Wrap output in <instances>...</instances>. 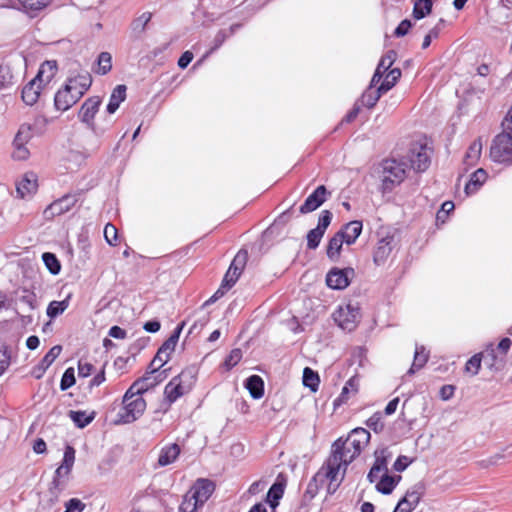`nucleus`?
<instances>
[{"instance_id":"obj_34","label":"nucleus","mask_w":512,"mask_h":512,"mask_svg":"<svg viewBox=\"0 0 512 512\" xmlns=\"http://www.w3.org/2000/svg\"><path fill=\"white\" fill-rule=\"evenodd\" d=\"M69 417L78 428H84L93 421L94 414L88 415L85 411L70 410Z\"/></svg>"},{"instance_id":"obj_50","label":"nucleus","mask_w":512,"mask_h":512,"mask_svg":"<svg viewBox=\"0 0 512 512\" xmlns=\"http://www.w3.org/2000/svg\"><path fill=\"white\" fill-rule=\"evenodd\" d=\"M323 235L324 232L320 229L314 228L310 230L307 234V247L309 249H316L319 246Z\"/></svg>"},{"instance_id":"obj_46","label":"nucleus","mask_w":512,"mask_h":512,"mask_svg":"<svg viewBox=\"0 0 512 512\" xmlns=\"http://www.w3.org/2000/svg\"><path fill=\"white\" fill-rule=\"evenodd\" d=\"M112 68V57L108 52H102L98 56V69L97 73L101 75H105Z\"/></svg>"},{"instance_id":"obj_60","label":"nucleus","mask_w":512,"mask_h":512,"mask_svg":"<svg viewBox=\"0 0 512 512\" xmlns=\"http://www.w3.org/2000/svg\"><path fill=\"white\" fill-rule=\"evenodd\" d=\"M242 358V352L240 349H233L225 360V366L231 369L239 363Z\"/></svg>"},{"instance_id":"obj_31","label":"nucleus","mask_w":512,"mask_h":512,"mask_svg":"<svg viewBox=\"0 0 512 512\" xmlns=\"http://www.w3.org/2000/svg\"><path fill=\"white\" fill-rule=\"evenodd\" d=\"M485 364L489 369L499 371L504 368L505 359L503 357H497L493 344H490L486 350V354L483 356Z\"/></svg>"},{"instance_id":"obj_16","label":"nucleus","mask_w":512,"mask_h":512,"mask_svg":"<svg viewBox=\"0 0 512 512\" xmlns=\"http://www.w3.org/2000/svg\"><path fill=\"white\" fill-rule=\"evenodd\" d=\"M77 197L75 195L67 194L60 199L51 203L45 210L46 217L60 216L70 211L76 204Z\"/></svg>"},{"instance_id":"obj_13","label":"nucleus","mask_w":512,"mask_h":512,"mask_svg":"<svg viewBox=\"0 0 512 512\" xmlns=\"http://www.w3.org/2000/svg\"><path fill=\"white\" fill-rule=\"evenodd\" d=\"M396 246V241L393 235H385L381 237L374 248L373 262L377 266L384 265L390 257L393 249Z\"/></svg>"},{"instance_id":"obj_8","label":"nucleus","mask_w":512,"mask_h":512,"mask_svg":"<svg viewBox=\"0 0 512 512\" xmlns=\"http://www.w3.org/2000/svg\"><path fill=\"white\" fill-rule=\"evenodd\" d=\"M185 325V322H182L177 326L173 334L161 345L158 349L155 357L151 361L149 368H153L156 370H160L161 367L164 366L170 359L171 354L174 352L176 344L179 340L180 333Z\"/></svg>"},{"instance_id":"obj_55","label":"nucleus","mask_w":512,"mask_h":512,"mask_svg":"<svg viewBox=\"0 0 512 512\" xmlns=\"http://www.w3.org/2000/svg\"><path fill=\"white\" fill-rule=\"evenodd\" d=\"M388 475V468H379V466H372L367 479L370 483L378 482L380 479Z\"/></svg>"},{"instance_id":"obj_47","label":"nucleus","mask_w":512,"mask_h":512,"mask_svg":"<svg viewBox=\"0 0 512 512\" xmlns=\"http://www.w3.org/2000/svg\"><path fill=\"white\" fill-rule=\"evenodd\" d=\"M52 0H18L27 11H39L47 7Z\"/></svg>"},{"instance_id":"obj_64","label":"nucleus","mask_w":512,"mask_h":512,"mask_svg":"<svg viewBox=\"0 0 512 512\" xmlns=\"http://www.w3.org/2000/svg\"><path fill=\"white\" fill-rule=\"evenodd\" d=\"M15 150L13 152V157L18 160H25L29 156V151L25 145H14Z\"/></svg>"},{"instance_id":"obj_56","label":"nucleus","mask_w":512,"mask_h":512,"mask_svg":"<svg viewBox=\"0 0 512 512\" xmlns=\"http://www.w3.org/2000/svg\"><path fill=\"white\" fill-rule=\"evenodd\" d=\"M86 505L78 498H71L65 503L64 512H83Z\"/></svg>"},{"instance_id":"obj_23","label":"nucleus","mask_w":512,"mask_h":512,"mask_svg":"<svg viewBox=\"0 0 512 512\" xmlns=\"http://www.w3.org/2000/svg\"><path fill=\"white\" fill-rule=\"evenodd\" d=\"M180 454V447L178 444L173 443L163 447L159 453L158 465L165 467L172 464Z\"/></svg>"},{"instance_id":"obj_6","label":"nucleus","mask_w":512,"mask_h":512,"mask_svg":"<svg viewBox=\"0 0 512 512\" xmlns=\"http://www.w3.org/2000/svg\"><path fill=\"white\" fill-rule=\"evenodd\" d=\"M128 390L123 397V408L119 412V419L122 423H132L137 420L146 409V401L142 395L128 396Z\"/></svg>"},{"instance_id":"obj_52","label":"nucleus","mask_w":512,"mask_h":512,"mask_svg":"<svg viewBox=\"0 0 512 512\" xmlns=\"http://www.w3.org/2000/svg\"><path fill=\"white\" fill-rule=\"evenodd\" d=\"M391 458V453L387 449H381L375 452V461L372 466H379V468H388V462Z\"/></svg>"},{"instance_id":"obj_57","label":"nucleus","mask_w":512,"mask_h":512,"mask_svg":"<svg viewBox=\"0 0 512 512\" xmlns=\"http://www.w3.org/2000/svg\"><path fill=\"white\" fill-rule=\"evenodd\" d=\"M104 237L109 245H116L117 228L111 223L106 224L104 228Z\"/></svg>"},{"instance_id":"obj_12","label":"nucleus","mask_w":512,"mask_h":512,"mask_svg":"<svg viewBox=\"0 0 512 512\" xmlns=\"http://www.w3.org/2000/svg\"><path fill=\"white\" fill-rule=\"evenodd\" d=\"M101 105V98L93 96L85 100L79 111L80 120L87 124L96 134L104 132V129H99L94 125V117Z\"/></svg>"},{"instance_id":"obj_53","label":"nucleus","mask_w":512,"mask_h":512,"mask_svg":"<svg viewBox=\"0 0 512 512\" xmlns=\"http://www.w3.org/2000/svg\"><path fill=\"white\" fill-rule=\"evenodd\" d=\"M62 351V347L60 345L53 346L48 353L43 357L40 364L43 365L44 368H48L55 359L60 355Z\"/></svg>"},{"instance_id":"obj_3","label":"nucleus","mask_w":512,"mask_h":512,"mask_svg":"<svg viewBox=\"0 0 512 512\" xmlns=\"http://www.w3.org/2000/svg\"><path fill=\"white\" fill-rule=\"evenodd\" d=\"M369 440V431L364 428H355L346 439L338 438L334 441L331 451L351 464L361 454Z\"/></svg>"},{"instance_id":"obj_63","label":"nucleus","mask_w":512,"mask_h":512,"mask_svg":"<svg viewBox=\"0 0 512 512\" xmlns=\"http://www.w3.org/2000/svg\"><path fill=\"white\" fill-rule=\"evenodd\" d=\"M409 464L410 461L407 456H399L393 464V469L397 472H402Z\"/></svg>"},{"instance_id":"obj_9","label":"nucleus","mask_w":512,"mask_h":512,"mask_svg":"<svg viewBox=\"0 0 512 512\" xmlns=\"http://www.w3.org/2000/svg\"><path fill=\"white\" fill-rule=\"evenodd\" d=\"M166 370L159 372L156 369L149 368L145 375L136 380L128 389V396L142 395L149 389L154 388L166 378Z\"/></svg>"},{"instance_id":"obj_42","label":"nucleus","mask_w":512,"mask_h":512,"mask_svg":"<svg viewBox=\"0 0 512 512\" xmlns=\"http://www.w3.org/2000/svg\"><path fill=\"white\" fill-rule=\"evenodd\" d=\"M384 92H380L379 91V87L377 88L376 91H373L371 90V87L365 91L363 94H362V97H361V104L363 106H366L368 108H371L373 107L377 101L379 100L381 94H383Z\"/></svg>"},{"instance_id":"obj_30","label":"nucleus","mask_w":512,"mask_h":512,"mask_svg":"<svg viewBox=\"0 0 512 512\" xmlns=\"http://www.w3.org/2000/svg\"><path fill=\"white\" fill-rule=\"evenodd\" d=\"M400 475H386L376 483V490L384 495L391 494L397 484L400 482Z\"/></svg>"},{"instance_id":"obj_7","label":"nucleus","mask_w":512,"mask_h":512,"mask_svg":"<svg viewBox=\"0 0 512 512\" xmlns=\"http://www.w3.org/2000/svg\"><path fill=\"white\" fill-rule=\"evenodd\" d=\"M382 188L383 191H391L406 177L405 164L394 159L383 162Z\"/></svg>"},{"instance_id":"obj_19","label":"nucleus","mask_w":512,"mask_h":512,"mask_svg":"<svg viewBox=\"0 0 512 512\" xmlns=\"http://www.w3.org/2000/svg\"><path fill=\"white\" fill-rule=\"evenodd\" d=\"M241 272L237 271V268L229 267L228 271L226 272L223 281L221 283L220 288L214 293L211 298L206 301L205 304L213 303L220 297H222L227 290H229L238 280Z\"/></svg>"},{"instance_id":"obj_58","label":"nucleus","mask_w":512,"mask_h":512,"mask_svg":"<svg viewBox=\"0 0 512 512\" xmlns=\"http://www.w3.org/2000/svg\"><path fill=\"white\" fill-rule=\"evenodd\" d=\"M332 220V213L329 210H323L320 214L317 229H320L322 232L325 233L326 229L330 225Z\"/></svg>"},{"instance_id":"obj_61","label":"nucleus","mask_w":512,"mask_h":512,"mask_svg":"<svg viewBox=\"0 0 512 512\" xmlns=\"http://www.w3.org/2000/svg\"><path fill=\"white\" fill-rule=\"evenodd\" d=\"M93 365L87 361L79 360L78 362V375L79 377H88L93 372Z\"/></svg>"},{"instance_id":"obj_26","label":"nucleus","mask_w":512,"mask_h":512,"mask_svg":"<svg viewBox=\"0 0 512 512\" xmlns=\"http://www.w3.org/2000/svg\"><path fill=\"white\" fill-rule=\"evenodd\" d=\"M126 99V86L125 85H118L116 86L109 99V103L107 105V112L109 114H113L117 111L120 104Z\"/></svg>"},{"instance_id":"obj_51","label":"nucleus","mask_w":512,"mask_h":512,"mask_svg":"<svg viewBox=\"0 0 512 512\" xmlns=\"http://www.w3.org/2000/svg\"><path fill=\"white\" fill-rule=\"evenodd\" d=\"M482 356H483V353L473 355L466 362L465 370L467 372L472 373V375H477L480 370V367H481Z\"/></svg>"},{"instance_id":"obj_14","label":"nucleus","mask_w":512,"mask_h":512,"mask_svg":"<svg viewBox=\"0 0 512 512\" xmlns=\"http://www.w3.org/2000/svg\"><path fill=\"white\" fill-rule=\"evenodd\" d=\"M354 274L353 269H331L326 276L328 287L335 290H342L350 284V277Z\"/></svg>"},{"instance_id":"obj_10","label":"nucleus","mask_w":512,"mask_h":512,"mask_svg":"<svg viewBox=\"0 0 512 512\" xmlns=\"http://www.w3.org/2000/svg\"><path fill=\"white\" fill-rule=\"evenodd\" d=\"M333 318L343 330L353 331L360 319L359 308L352 304L341 306L333 313Z\"/></svg>"},{"instance_id":"obj_18","label":"nucleus","mask_w":512,"mask_h":512,"mask_svg":"<svg viewBox=\"0 0 512 512\" xmlns=\"http://www.w3.org/2000/svg\"><path fill=\"white\" fill-rule=\"evenodd\" d=\"M37 188V176L36 174L30 172L26 173L23 176V178L17 183L16 193L20 198L24 199L27 197H31L34 193H36Z\"/></svg>"},{"instance_id":"obj_28","label":"nucleus","mask_w":512,"mask_h":512,"mask_svg":"<svg viewBox=\"0 0 512 512\" xmlns=\"http://www.w3.org/2000/svg\"><path fill=\"white\" fill-rule=\"evenodd\" d=\"M487 179V173L483 169L476 170L465 185L466 195H471L478 191Z\"/></svg>"},{"instance_id":"obj_11","label":"nucleus","mask_w":512,"mask_h":512,"mask_svg":"<svg viewBox=\"0 0 512 512\" xmlns=\"http://www.w3.org/2000/svg\"><path fill=\"white\" fill-rule=\"evenodd\" d=\"M431 149L426 144L415 143L409 149L408 160L417 172H424L430 165Z\"/></svg>"},{"instance_id":"obj_17","label":"nucleus","mask_w":512,"mask_h":512,"mask_svg":"<svg viewBox=\"0 0 512 512\" xmlns=\"http://www.w3.org/2000/svg\"><path fill=\"white\" fill-rule=\"evenodd\" d=\"M328 192L324 185L318 186L300 206V213L307 214L318 209L325 201Z\"/></svg>"},{"instance_id":"obj_43","label":"nucleus","mask_w":512,"mask_h":512,"mask_svg":"<svg viewBox=\"0 0 512 512\" xmlns=\"http://www.w3.org/2000/svg\"><path fill=\"white\" fill-rule=\"evenodd\" d=\"M202 507L196 500H194V496L190 494L188 491L183 496L182 503L179 507V512H196L198 508Z\"/></svg>"},{"instance_id":"obj_22","label":"nucleus","mask_w":512,"mask_h":512,"mask_svg":"<svg viewBox=\"0 0 512 512\" xmlns=\"http://www.w3.org/2000/svg\"><path fill=\"white\" fill-rule=\"evenodd\" d=\"M43 86L32 79L22 90V99L27 105L35 104L40 96Z\"/></svg>"},{"instance_id":"obj_5","label":"nucleus","mask_w":512,"mask_h":512,"mask_svg":"<svg viewBox=\"0 0 512 512\" xmlns=\"http://www.w3.org/2000/svg\"><path fill=\"white\" fill-rule=\"evenodd\" d=\"M196 373L193 368L183 370L165 386L164 395L169 404L189 392L195 382Z\"/></svg>"},{"instance_id":"obj_1","label":"nucleus","mask_w":512,"mask_h":512,"mask_svg":"<svg viewBox=\"0 0 512 512\" xmlns=\"http://www.w3.org/2000/svg\"><path fill=\"white\" fill-rule=\"evenodd\" d=\"M92 84V77L88 72L69 77L65 85L59 89L54 97V106L58 111H67L76 104L88 91Z\"/></svg>"},{"instance_id":"obj_24","label":"nucleus","mask_w":512,"mask_h":512,"mask_svg":"<svg viewBox=\"0 0 512 512\" xmlns=\"http://www.w3.org/2000/svg\"><path fill=\"white\" fill-rule=\"evenodd\" d=\"M420 501V494L417 491H408L398 502L394 512H412Z\"/></svg>"},{"instance_id":"obj_39","label":"nucleus","mask_w":512,"mask_h":512,"mask_svg":"<svg viewBox=\"0 0 512 512\" xmlns=\"http://www.w3.org/2000/svg\"><path fill=\"white\" fill-rule=\"evenodd\" d=\"M432 0H415L413 16L416 19H422L431 12Z\"/></svg>"},{"instance_id":"obj_27","label":"nucleus","mask_w":512,"mask_h":512,"mask_svg":"<svg viewBox=\"0 0 512 512\" xmlns=\"http://www.w3.org/2000/svg\"><path fill=\"white\" fill-rule=\"evenodd\" d=\"M245 387L254 399H260L264 395V381L258 375H252L247 378Z\"/></svg>"},{"instance_id":"obj_45","label":"nucleus","mask_w":512,"mask_h":512,"mask_svg":"<svg viewBox=\"0 0 512 512\" xmlns=\"http://www.w3.org/2000/svg\"><path fill=\"white\" fill-rule=\"evenodd\" d=\"M42 259L45 266L52 274L56 275L60 272L61 265L54 254L46 252L42 255Z\"/></svg>"},{"instance_id":"obj_38","label":"nucleus","mask_w":512,"mask_h":512,"mask_svg":"<svg viewBox=\"0 0 512 512\" xmlns=\"http://www.w3.org/2000/svg\"><path fill=\"white\" fill-rule=\"evenodd\" d=\"M33 136L32 127L30 124L24 123L19 127V130L14 138V145H26Z\"/></svg>"},{"instance_id":"obj_25","label":"nucleus","mask_w":512,"mask_h":512,"mask_svg":"<svg viewBox=\"0 0 512 512\" xmlns=\"http://www.w3.org/2000/svg\"><path fill=\"white\" fill-rule=\"evenodd\" d=\"M362 232V222L354 220L345 225V227L338 231L342 234L343 240L348 245L353 244Z\"/></svg>"},{"instance_id":"obj_29","label":"nucleus","mask_w":512,"mask_h":512,"mask_svg":"<svg viewBox=\"0 0 512 512\" xmlns=\"http://www.w3.org/2000/svg\"><path fill=\"white\" fill-rule=\"evenodd\" d=\"M482 141L480 138L471 143L464 156V164L472 167L477 164L482 152Z\"/></svg>"},{"instance_id":"obj_40","label":"nucleus","mask_w":512,"mask_h":512,"mask_svg":"<svg viewBox=\"0 0 512 512\" xmlns=\"http://www.w3.org/2000/svg\"><path fill=\"white\" fill-rule=\"evenodd\" d=\"M303 384L312 391H317L319 386V376L311 368L306 367L303 371Z\"/></svg>"},{"instance_id":"obj_41","label":"nucleus","mask_w":512,"mask_h":512,"mask_svg":"<svg viewBox=\"0 0 512 512\" xmlns=\"http://www.w3.org/2000/svg\"><path fill=\"white\" fill-rule=\"evenodd\" d=\"M239 27V24H234L227 29L220 30L214 38V46L211 48V51L218 49Z\"/></svg>"},{"instance_id":"obj_4","label":"nucleus","mask_w":512,"mask_h":512,"mask_svg":"<svg viewBox=\"0 0 512 512\" xmlns=\"http://www.w3.org/2000/svg\"><path fill=\"white\" fill-rule=\"evenodd\" d=\"M502 131L495 136L490 147V157L494 162L512 164V107L502 121Z\"/></svg>"},{"instance_id":"obj_44","label":"nucleus","mask_w":512,"mask_h":512,"mask_svg":"<svg viewBox=\"0 0 512 512\" xmlns=\"http://www.w3.org/2000/svg\"><path fill=\"white\" fill-rule=\"evenodd\" d=\"M284 487L280 483H274L267 494V499L272 507L278 505L279 499L283 496Z\"/></svg>"},{"instance_id":"obj_2","label":"nucleus","mask_w":512,"mask_h":512,"mask_svg":"<svg viewBox=\"0 0 512 512\" xmlns=\"http://www.w3.org/2000/svg\"><path fill=\"white\" fill-rule=\"evenodd\" d=\"M349 462L331 451L329 457L314 476V480L327 483V493L334 494L343 482Z\"/></svg>"},{"instance_id":"obj_54","label":"nucleus","mask_w":512,"mask_h":512,"mask_svg":"<svg viewBox=\"0 0 512 512\" xmlns=\"http://www.w3.org/2000/svg\"><path fill=\"white\" fill-rule=\"evenodd\" d=\"M75 384V374L73 368H68L62 375L60 389L65 391Z\"/></svg>"},{"instance_id":"obj_21","label":"nucleus","mask_w":512,"mask_h":512,"mask_svg":"<svg viewBox=\"0 0 512 512\" xmlns=\"http://www.w3.org/2000/svg\"><path fill=\"white\" fill-rule=\"evenodd\" d=\"M57 72V63L54 60H47L43 62L38 70L35 80L41 83L42 86L50 83Z\"/></svg>"},{"instance_id":"obj_62","label":"nucleus","mask_w":512,"mask_h":512,"mask_svg":"<svg viewBox=\"0 0 512 512\" xmlns=\"http://www.w3.org/2000/svg\"><path fill=\"white\" fill-rule=\"evenodd\" d=\"M367 426L373 429L375 432H378L383 428V424L381 422V417L378 414H374L367 420Z\"/></svg>"},{"instance_id":"obj_49","label":"nucleus","mask_w":512,"mask_h":512,"mask_svg":"<svg viewBox=\"0 0 512 512\" xmlns=\"http://www.w3.org/2000/svg\"><path fill=\"white\" fill-rule=\"evenodd\" d=\"M63 476H66L65 475V468L60 465L56 471H55V475L53 477V480H52V483H51V487H50V491L54 497V499L52 500V502L54 503L55 501H57V498H58V490H59V485H60V481L59 479Z\"/></svg>"},{"instance_id":"obj_59","label":"nucleus","mask_w":512,"mask_h":512,"mask_svg":"<svg viewBox=\"0 0 512 512\" xmlns=\"http://www.w3.org/2000/svg\"><path fill=\"white\" fill-rule=\"evenodd\" d=\"M247 256L248 255L246 251H239L234 257L230 267L237 268L238 272H242L247 261Z\"/></svg>"},{"instance_id":"obj_15","label":"nucleus","mask_w":512,"mask_h":512,"mask_svg":"<svg viewBox=\"0 0 512 512\" xmlns=\"http://www.w3.org/2000/svg\"><path fill=\"white\" fill-rule=\"evenodd\" d=\"M215 489V485L212 481L204 478H199L192 485V487L188 490L192 496H194V500L198 502L201 506L210 498L213 491Z\"/></svg>"},{"instance_id":"obj_36","label":"nucleus","mask_w":512,"mask_h":512,"mask_svg":"<svg viewBox=\"0 0 512 512\" xmlns=\"http://www.w3.org/2000/svg\"><path fill=\"white\" fill-rule=\"evenodd\" d=\"M401 76V70L398 68L391 69L386 74L383 82L379 86V91L386 93L389 91L398 81Z\"/></svg>"},{"instance_id":"obj_32","label":"nucleus","mask_w":512,"mask_h":512,"mask_svg":"<svg viewBox=\"0 0 512 512\" xmlns=\"http://www.w3.org/2000/svg\"><path fill=\"white\" fill-rule=\"evenodd\" d=\"M428 358L429 354L426 352L425 347L417 345L414 353V361L407 373L409 375L414 374L416 370L421 369L427 363Z\"/></svg>"},{"instance_id":"obj_33","label":"nucleus","mask_w":512,"mask_h":512,"mask_svg":"<svg viewBox=\"0 0 512 512\" xmlns=\"http://www.w3.org/2000/svg\"><path fill=\"white\" fill-rule=\"evenodd\" d=\"M345 241L343 240L342 234H339L338 232L329 240L328 246H327V256L331 260H335L339 257L340 251L342 248V244Z\"/></svg>"},{"instance_id":"obj_37","label":"nucleus","mask_w":512,"mask_h":512,"mask_svg":"<svg viewBox=\"0 0 512 512\" xmlns=\"http://www.w3.org/2000/svg\"><path fill=\"white\" fill-rule=\"evenodd\" d=\"M152 18V14L150 12H144L140 16H138L136 19H134L131 23V30L135 35L142 34L147 24L150 22Z\"/></svg>"},{"instance_id":"obj_20","label":"nucleus","mask_w":512,"mask_h":512,"mask_svg":"<svg viewBox=\"0 0 512 512\" xmlns=\"http://www.w3.org/2000/svg\"><path fill=\"white\" fill-rule=\"evenodd\" d=\"M396 59V53L393 50L388 51L381 59L371 80V87L375 86L382 79L383 75L390 71V67Z\"/></svg>"},{"instance_id":"obj_48","label":"nucleus","mask_w":512,"mask_h":512,"mask_svg":"<svg viewBox=\"0 0 512 512\" xmlns=\"http://www.w3.org/2000/svg\"><path fill=\"white\" fill-rule=\"evenodd\" d=\"M75 462V449L72 446H67L64 451V456L61 465L65 468V475L71 472Z\"/></svg>"},{"instance_id":"obj_35","label":"nucleus","mask_w":512,"mask_h":512,"mask_svg":"<svg viewBox=\"0 0 512 512\" xmlns=\"http://www.w3.org/2000/svg\"><path fill=\"white\" fill-rule=\"evenodd\" d=\"M70 301V295H68L64 300L62 301H52L49 303L47 307V315L50 318H55L59 315H61L69 306Z\"/></svg>"}]
</instances>
